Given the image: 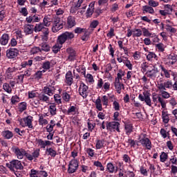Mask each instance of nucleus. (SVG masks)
Masks as SVG:
<instances>
[{"mask_svg":"<svg viewBox=\"0 0 177 177\" xmlns=\"http://www.w3.org/2000/svg\"><path fill=\"white\" fill-rule=\"evenodd\" d=\"M158 97H161V96H159V95L157 94V93H152V100H153V103H155V104H157L158 101ZM157 100H158V101H157Z\"/></svg>","mask_w":177,"mask_h":177,"instance_id":"49530a36","label":"nucleus"},{"mask_svg":"<svg viewBox=\"0 0 177 177\" xmlns=\"http://www.w3.org/2000/svg\"><path fill=\"white\" fill-rule=\"evenodd\" d=\"M149 6H152V8H157L158 6V2L154 1V0H150L149 1Z\"/></svg>","mask_w":177,"mask_h":177,"instance_id":"0e129e2a","label":"nucleus"},{"mask_svg":"<svg viewBox=\"0 0 177 177\" xmlns=\"http://www.w3.org/2000/svg\"><path fill=\"white\" fill-rule=\"evenodd\" d=\"M20 102V97L17 95H14L11 97V104H17Z\"/></svg>","mask_w":177,"mask_h":177,"instance_id":"58836bf2","label":"nucleus"},{"mask_svg":"<svg viewBox=\"0 0 177 177\" xmlns=\"http://www.w3.org/2000/svg\"><path fill=\"white\" fill-rule=\"evenodd\" d=\"M19 123L23 128L24 127H28V128H30L31 129H34V126H32V116H27L26 118H24L22 119L19 120Z\"/></svg>","mask_w":177,"mask_h":177,"instance_id":"423d86ee","label":"nucleus"},{"mask_svg":"<svg viewBox=\"0 0 177 177\" xmlns=\"http://www.w3.org/2000/svg\"><path fill=\"white\" fill-rule=\"evenodd\" d=\"M74 37V33L71 32H65L58 37L57 42L59 44V45H63V44H64L67 39H73Z\"/></svg>","mask_w":177,"mask_h":177,"instance_id":"7ed1b4c3","label":"nucleus"},{"mask_svg":"<svg viewBox=\"0 0 177 177\" xmlns=\"http://www.w3.org/2000/svg\"><path fill=\"white\" fill-rule=\"evenodd\" d=\"M147 59L149 62H151L153 59L157 60V55L153 52H149V54L147 55Z\"/></svg>","mask_w":177,"mask_h":177,"instance_id":"2f4dec72","label":"nucleus"},{"mask_svg":"<svg viewBox=\"0 0 177 177\" xmlns=\"http://www.w3.org/2000/svg\"><path fill=\"white\" fill-rule=\"evenodd\" d=\"M86 30L85 28L77 27L75 29V34H82V32H84Z\"/></svg>","mask_w":177,"mask_h":177,"instance_id":"4d7b16f0","label":"nucleus"},{"mask_svg":"<svg viewBox=\"0 0 177 177\" xmlns=\"http://www.w3.org/2000/svg\"><path fill=\"white\" fill-rule=\"evenodd\" d=\"M86 0H78L77 4L75 5V7H72L71 12L72 13H75L76 10H78L82 6V4L86 1Z\"/></svg>","mask_w":177,"mask_h":177,"instance_id":"6ab92c4d","label":"nucleus"},{"mask_svg":"<svg viewBox=\"0 0 177 177\" xmlns=\"http://www.w3.org/2000/svg\"><path fill=\"white\" fill-rule=\"evenodd\" d=\"M139 139L140 143H141L143 147H145L147 150H151V141L147 138V134H141Z\"/></svg>","mask_w":177,"mask_h":177,"instance_id":"20e7f679","label":"nucleus"},{"mask_svg":"<svg viewBox=\"0 0 177 177\" xmlns=\"http://www.w3.org/2000/svg\"><path fill=\"white\" fill-rule=\"evenodd\" d=\"M60 49H62V45H59V44H56L55 45H54L53 46V53H57V52H59V50H60Z\"/></svg>","mask_w":177,"mask_h":177,"instance_id":"a18cd8bd","label":"nucleus"},{"mask_svg":"<svg viewBox=\"0 0 177 177\" xmlns=\"http://www.w3.org/2000/svg\"><path fill=\"white\" fill-rule=\"evenodd\" d=\"M48 111L50 113V115H56L57 113V109L56 108L55 104H51L49 106Z\"/></svg>","mask_w":177,"mask_h":177,"instance_id":"412c9836","label":"nucleus"},{"mask_svg":"<svg viewBox=\"0 0 177 177\" xmlns=\"http://www.w3.org/2000/svg\"><path fill=\"white\" fill-rule=\"evenodd\" d=\"M66 83L69 86L73 84V73L71 71H68L66 74Z\"/></svg>","mask_w":177,"mask_h":177,"instance_id":"a211bd4d","label":"nucleus"},{"mask_svg":"<svg viewBox=\"0 0 177 177\" xmlns=\"http://www.w3.org/2000/svg\"><path fill=\"white\" fill-rule=\"evenodd\" d=\"M78 169V160L74 159L72 160L68 165V173L74 174Z\"/></svg>","mask_w":177,"mask_h":177,"instance_id":"1a4fd4ad","label":"nucleus"},{"mask_svg":"<svg viewBox=\"0 0 177 177\" xmlns=\"http://www.w3.org/2000/svg\"><path fill=\"white\" fill-rule=\"evenodd\" d=\"M42 68L46 71V70L50 69V62L46 61L44 63H43Z\"/></svg>","mask_w":177,"mask_h":177,"instance_id":"37998d69","label":"nucleus"},{"mask_svg":"<svg viewBox=\"0 0 177 177\" xmlns=\"http://www.w3.org/2000/svg\"><path fill=\"white\" fill-rule=\"evenodd\" d=\"M95 104L98 111H102V110H103V107L102 106V100H100V97H98V98L95 100Z\"/></svg>","mask_w":177,"mask_h":177,"instance_id":"393cba45","label":"nucleus"},{"mask_svg":"<svg viewBox=\"0 0 177 177\" xmlns=\"http://www.w3.org/2000/svg\"><path fill=\"white\" fill-rule=\"evenodd\" d=\"M3 89H4V91H6V92H7L8 93H12V88L10 87V85H9V84L8 83H5L3 85Z\"/></svg>","mask_w":177,"mask_h":177,"instance_id":"ea45409f","label":"nucleus"},{"mask_svg":"<svg viewBox=\"0 0 177 177\" xmlns=\"http://www.w3.org/2000/svg\"><path fill=\"white\" fill-rule=\"evenodd\" d=\"M155 46L158 49V52L162 53L165 50V46L162 43L155 44Z\"/></svg>","mask_w":177,"mask_h":177,"instance_id":"c9c22d12","label":"nucleus"},{"mask_svg":"<svg viewBox=\"0 0 177 177\" xmlns=\"http://www.w3.org/2000/svg\"><path fill=\"white\" fill-rule=\"evenodd\" d=\"M142 32H143L144 37H150V36H151V33L146 28H142Z\"/></svg>","mask_w":177,"mask_h":177,"instance_id":"e2e57ef3","label":"nucleus"},{"mask_svg":"<svg viewBox=\"0 0 177 177\" xmlns=\"http://www.w3.org/2000/svg\"><path fill=\"white\" fill-rule=\"evenodd\" d=\"M167 63L169 66H174L177 62V56L176 55L172 53L168 55L167 57Z\"/></svg>","mask_w":177,"mask_h":177,"instance_id":"2eb2a0df","label":"nucleus"},{"mask_svg":"<svg viewBox=\"0 0 177 177\" xmlns=\"http://www.w3.org/2000/svg\"><path fill=\"white\" fill-rule=\"evenodd\" d=\"M24 31L26 35H30L35 31V27H34V25L26 24L24 26Z\"/></svg>","mask_w":177,"mask_h":177,"instance_id":"ddd939ff","label":"nucleus"},{"mask_svg":"<svg viewBox=\"0 0 177 177\" xmlns=\"http://www.w3.org/2000/svg\"><path fill=\"white\" fill-rule=\"evenodd\" d=\"M125 131H126V133H131V132H132V124H125Z\"/></svg>","mask_w":177,"mask_h":177,"instance_id":"3c124183","label":"nucleus"},{"mask_svg":"<svg viewBox=\"0 0 177 177\" xmlns=\"http://www.w3.org/2000/svg\"><path fill=\"white\" fill-rule=\"evenodd\" d=\"M53 24L52 31L53 32H57L60 31L64 26L63 21L60 20V17L57 16H45L43 22L37 24L35 26V32H39L41 31L43 35H41L42 41H48L49 39V27L50 24Z\"/></svg>","mask_w":177,"mask_h":177,"instance_id":"f257e3e1","label":"nucleus"},{"mask_svg":"<svg viewBox=\"0 0 177 177\" xmlns=\"http://www.w3.org/2000/svg\"><path fill=\"white\" fill-rule=\"evenodd\" d=\"M38 99L40 100V102H45L46 103H48L49 102V97H48L44 92L39 95Z\"/></svg>","mask_w":177,"mask_h":177,"instance_id":"4be33fe9","label":"nucleus"},{"mask_svg":"<svg viewBox=\"0 0 177 177\" xmlns=\"http://www.w3.org/2000/svg\"><path fill=\"white\" fill-rule=\"evenodd\" d=\"M88 89H89L88 86H86L84 83H81L80 88H79L80 95L81 96H82V97H84V98L88 97Z\"/></svg>","mask_w":177,"mask_h":177,"instance_id":"9d476101","label":"nucleus"},{"mask_svg":"<svg viewBox=\"0 0 177 177\" xmlns=\"http://www.w3.org/2000/svg\"><path fill=\"white\" fill-rule=\"evenodd\" d=\"M160 68H161L162 71H163V73L165 74V77L166 78H169L171 77V75L169 74V72L168 71V70H167L165 68H164V66H162V65H160Z\"/></svg>","mask_w":177,"mask_h":177,"instance_id":"c03bdc74","label":"nucleus"},{"mask_svg":"<svg viewBox=\"0 0 177 177\" xmlns=\"http://www.w3.org/2000/svg\"><path fill=\"white\" fill-rule=\"evenodd\" d=\"M133 37H142V30L139 28H135L133 30Z\"/></svg>","mask_w":177,"mask_h":177,"instance_id":"e433bc0d","label":"nucleus"},{"mask_svg":"<svg viewBox=\"0 0 177 177\" xmlns=\"http://www.w3.org/2000/svg\"><path fill=\"white\" fill-rule=\"evenodd\" d=\"M39 125H48V120L46 119H44L43 115H40L39 118Z\"/></svg>","mask_w":177,"mask_h":177,"instance_id":"79ce46f5","label":"nucleus"},{"mask_svg":"<svg viewBox=\"0 0 177 177\" xmlns=\"http://www.w3.org/2000/svg\"><path fill=\"white\" fill-rule=\"evenodd\" d=\"M93 165H95V167H98V168H100V171H104V167H103V165L102 164L101 162L95 161L93 163Z\"/></svg>","mask_w":177,"mask_h":177,"instance_id":"de8ad7c7","label":"nucleus"},{"mask_svg":"<svg viewBox=\"0 0 177 177\" xmlns=\"http://www.w3.org/2000/svg\"><path fill=\"white\" fill-rule=\"evenodd\" d=\"M172 86V82L167 81L166 82H162V81H160L158 83L157 88L160 91V93H161L162 97L163 99H169L170 95L169 93L165 91L167 89H169Z\"/></svg>","mask_w":177,"mask_h":177,"instance_id":"f03ea898","label":"nucleus"},{"mask_svg":"<svg viewBox=\"0 0 177 177\" xmlns=\"http://www.w3.org/2000/svg\"><path fill=\"white\" fill-rule=\"evenodd\" d=\"M124 64H125L126 67L129 68V70H132V64H131L130 60H125L123 61Z\"/></svg>","mask_w":177,"mask_h":177,"instance_id":"6e6d98bb","label":"nucleus"},{"mask_svg":"<svg viewBox=\"0 0 177 177\" xmlns=\"http://www.w3.org/2000/svg\"><path fill=\"white\" fill-rule=\"evenodd\" d=\"M8 42H9V35L5 33L1 36L0 44L1 45H7Z\"/></svg>","mask_w":177,"mask_h":177,"instance_id":"5701e85b","label":"nucleus"},{"mask_svg":"<svg viewBox=\"0 0 177 177\" xmlns=\"http://www.w3.org/2000/svg\"><path fill=\"white\" fill-rule=\"evenodd\" d=\"M45 70L43 71H38L35 74V78H42V73H45Z\"/></svg>","mask_w":177,"mask_h":177,"instance_id":"69168bd1","label":"nucleus"},{"mask_svg":"<svg viewBox=\"0 0 177 177\" xmlns=\"http://www.w3.org/2000/svg\"><path fill=\"white\" fill-rule=\"evenodd\" d=\"M161 162H165L167 160H168V154L165 152H162L161 155L160 156Z\"/></svg>","mask_w":177,"mask_h":177,"instance_id":"a19ab883","label":"nucleus"},{"mask_svg":"<svg viewBox=\"0 0 177 177\" xmlns=\"http://www.w3.org/2000/svg\"><path fill=\"white\" fill-rule=\"evenodd\" d=\"M66 53H68V60H69V62H73V60H75V56H77V54L75 49L69 47L66 49Z\"/></svg>","mask_w":177,"mask_h":177,"instance_id":"f8f14e48","label":"nucleus"},{"mask_svg":"<svg viewBox=\"0 0 177 177\" xmlns=\"http://www.w3.org/2000/svg\"><path fill=\"white\" fill-rule=\"evenodd\" d=\"M157 73H158V71L154 69V68H151L148 71V72L145 73V75H147L148 78H151V80H156Z\"/></svg>","mask_w":177,"mask_h":177,"instance_id":"4468645a","label":"nucleus"},{"mask_svg":"<svg viewBox=\"0 0 177 177\" xmlns=\"http://www.w3.org/2000/svg\"><path fill=\"white\" fill-rule=\"evenodd\" d=\"M39 177H48V173L45 171H38Z\"/></svg>","mask_w":177,"mask_h":177,"instance_id":"774afa93","label":"nucleus"},{"mask_svg":"<svg viewBox=\"0 0 177 177\" xmlns=\"http://www.w3.org/2000/svg\"><path fill=\"white\" fill-rule=\"evenodd\" d=\"M88 39H89V33L88 32V30H86L84 32V35H82L81 37V40L82 41H88Z\"/></svg>","mask_w":177,"mask_h":177,"instance_id":"8fccbe9b","label":"nucleus"},{"mask_svg":"<svg viewBox=\"0 0 177 177\" xmlns=\"http://www.w3.org/2000/svg\"><path fill=\"white\" fill-rule=\"evenodd\" d=\"M162 118L165 124H168V122H169V116L168 115V112H165L164 111H162Z\"/></svg>","mask_w":177,"mask_h":177,"instance_id":"c85d7f7f","label":"nucleus"},{"mask_svg":"<svg viewBox=\"0 0 177 177\" xmlns=\"http://www.w3.org/2000/svg\"><path fill=\"white\" fill-rule=\"evenodd\" d=\"M106 169H108L109 174H113L115 171V167L113 163L109 162L106 165Z\"/></svg>","mask_w":177,"mask_h":177,"instance_id":"f704fd0d","label":"nucleus"},{"mask_svg":"<svg viewBox=\"0 0 177 177\" xmlns=\"http://www.w3.org/2000/svg\"><path fill=\"white\" fill-rule=\"evenodd\" d=\"M39 151H40V149H35L32 153V157L34 160V158H38L39 157Z\"/></svg>","mask_w":177,"mask_h":177,"instance_id":"5fc2aeb1","label":"nucleus"},{"mask_svg":"<svg viewBox=\"0 0 177 177\" xmlns=\"http://www.w3.org/2000/svg\"><path fill=\"white\" fill-rule=\"evenodd\" d=\"M113 107L115 111H120V102L118 101H114L113 103Z\"/></svg>","mask_w":177,"mask_h":177,"instance_id":"864d4df0","label":"nucleus"},{"mask_svg":"<svg viewBox=\"0 0 177 177\" xmlns=\"http://www.w3.org/2000/svg\"><path fill=\"white\" fill-rule=\"evenodd\" d=\"M39 100L37 98H32V100H30L31 106H33V107H39Z\"/></svg>","mask_w":177,"mask_h":177,"instance_id":"7c9ffc66","label":"nucleus"},{"mask_svg":"<svg viewBox=\"0 0 177 177\" xmlns=\"http://www.w3.org/2000/svg\"><path fill=\"white\" fill-rule=\"evenodd\" d=\"M19 55L17 48H10L6 50V56L8 59H15Z\"/></svg>","mask_w":177,"mask_h":177,"instance_id":"9b49d317","label":"nucleus"},{"mask_svg":"<svg viewBox=\"0 0 177 177\" xmlns=\"http://www.w3.org/2000/svg\"><path fill=\"white\" fill-rule=\"evenodd\" d=\"M75 110H77V107L72 106H71L68 111H67V114L70 115V114H73V113H75Z\"/></svg>","mask_w":177,"mask_h":177,"instance_id":"680f3d73","label":"nucleus"},{"mask_svg":"<svg viewBox=\"0 0 177 177\" xmlns=\"http://www.w3.org/2000/svg\"><path fill=\"white\" fill-rule=\"evenodd\" d=\"M30 176V177H39V174H38V171L32 169Z\"/></svg>","mask_w":177,"mask_h":177,"instance_id":"338daca9","label":"nucleus"},{"mask_svg":"<svg viewBox=\"0 0 177 177\" xmlns=\"http://www.w3.org/2000/svg\"><path fill=\"white\" fill-rule=\"evenodd\" d=\"M77 24L75 22V18L69 16L67 19L66 27L67 28H73Z\"/></svg>","mask_w":177,"mask_h":177,"instance_id":"f3484780","label":"nucleus"},{"mask_svg":"<svg viewBox=\"0 0 177 177\" xmlns=\"http://www.w3.org/2000/svg\"><path fill=\"white\" fill-rule=\"evenodd\" d=\"M39 46L44 52H49L50 50V46L46 43H41Z\"/></svg>","mask_w":177,"mask_h":177,"instance_id":"bb28decb","label":"nucleus"},{"mask_svg":"<svg viewBox=\"0 0 177 177\" xmlns=\"http://www.w3.org/2000/svg\"><path fill=\"white\" fill-rule=\"evenodd\" d=\"M143 95L144 96H145V99L144 100V102H145L147 106H149V107H151V99H150V93L144 92Z\"/></svg>","mask_w":177,"mask_h":177,"instance_id":"aec40b11","label":"nucleus"},{"mask_svg":"<svg viewBox=\"0 0 177 177\" xmlns=\"http://www.w3.org/2000/svg\"><path fill=\"white\" fill-rule=\"evenodd\" d=\"M104 145V140H97L96 145H95L97 150L102 149Z\"/></svg>","mask_w":177,"mask_h":177,"instance_id":"4c0bfd02","label":"nucleus"},{"mask_svg":"<svg viewBox=\"0 0 177 177\" xmlns=\"http://www.w3.org/2000/svg\"><path fill=\"white\" fill-rule=\"evenodd\" d=\"M2 135L5 139H12L13 138V133L9 130L3 131Z\"/></svg>","mask_w":177,"mask_h":177,"instance_id":"a878e982","label":"nucleus"},{"mask_svg":"<svg viewBox=\"0 0 177 177\" xmlns=\"http://www.w3.org/2000/svg\"><path fill=\"white\" fill-rule=\"evenodd\" d=\"M19 109L20 113H23V111H25V110H27V102H23L19 103Z\"/></svg>","mask_w":177,"mask_h":177,"instance_id":"473e14b6","label":"nucleus"},{"mask_svg":"<svg viewBox=\"0 0 177 177\" xmlns=\"http://www.w3.org/2000/svg\"><path fill=\"white\" fill-rule=\"evenodd\" d=\"M166 30L167 31H169V32H172L173 34H175V32H176V29L175 28H172V26L169 25L166 26Z\"/></svg>","mask_w":177,"mask_h":177,"instance_id":"bf43d9fd","label":"nucleus"},{"mask_svg":"<svg viewBox=\"0 0 177 177\" xmlns=\"http://www.w3.org/2000/svg\"><path fill=\"white\" fill-rule=\"evenodd\" d=\"M114 86L115 88V90L117 93L120 95L121 94V90L122 89H125L124 87V84L122 83L118 84H114Z\"/></svg>","mask_w":177,"mask_h":177,"instance_id":"72a5a7b5","label":"nucleus"},{"mask_svg":"<svg viewBox=\"0 0 177 177\" xmlns=\"http://www.w3.org/2000/svg\"><path fill=\"white\" fill-rule=\"evenodd\" d=\"M125 75V72H122V70H119V73L117 74V77H115L118 80H122V77Z\"/></svg>","mask_w":177,"mask_h":177,"instance_id":"052dcab7","label":"nucleus"},{"mask_svg":"<svg viewBox=\"0 0 177 177\" xmlns=\"http://www.w3.org/2000/svg\"><path fill=\"white\" fill-rule=\"evenodd\" d=\"M43 92L48 96H52V95H53V92H52V89H50V85L48 86H44L43 88Z\"/></svg>","mask_w":177,"mask_h":177,"instance_id":"c756f323","label":"nucleus"},{"mask_svg":"<svg viewBox=\"0 0 177 177\" xmlns=\"http://www.w3.org/2000/svg\"><path fill=\"white\" fill-rule=\"evenodd\" d=\"M159 103H160V105L162 106V109H165L167 107V102H165V100H164L163 97H158V101Z\"/></svg>","mask_w":177,"mask_h":177,"instance_id":"09e8293b","label":"nucleus"},{"mask_svg":"<svg viewBox=\"0 0 177 177\" xmlns=\"http://www.w3.org/2000/svg\"><path fill=\"white\" fill-rule=\"evenodd\" d=\"M37 142L38 144V146H39L41 149H45V141H44L42 139H38L37 140Z\"/></svg>","mask_w":177,"mask_h":177,"instance_id":"603ef678","label":"nucleus"},{"mask_svg":"<svg viewBox=\"0 0 177 177\" xmlns=\"http://www.w3.org/2000/svg\"><path fill=\"white\" fill-rule=\"evenodd\" d=\"M142 10H143L144 13H145V12L146 13H150L151 15H153V13H154V9H153V8L151 6H143Z\"/></svg>","mask_w":177,"mask_h":177,"instance_id":"cd10ccee","label":"nucleus"},{"mask_svg":"<svg viewBox=\"0 0 177 177\" xmlns=\"http://www.w3.org/2000/svg\"><path fill=\"white\" fill-rule=\"evenodd\" d=\"M102 104L103 106H109V97L106 95L102 96Z\"/></svg>","mask_w":177,"mask_h":177,"instance_id":"13d9d810","label":"nucleus"},{"mask_svg":"<svg viewBox=\"0 0 177 177\" xmlns=\"http://www.w3.org/2000/svg\"><path fill=\"white\" fill-rule=\"evenodd\" d=\"M151 68H153V66L147 62H144L141 64V71L143 74H145V73H147L149 70H151Z\"/></svg>","mask_w":177,"mask_h":177,"instance_id":"dca6fc26","label":"nucleus"},{"mask_svg":"<svg viewBox=\"0 0 177 177\" xmlns=\"http://www.w3.org/2000/svg\"><path fill=\"white\" fill-rule=\"evenodd\" d=\"M46 153H47L48 156H50V157H56L57 156V152L53 148H47Z\"/></svg>","mask_w":177,"mask_h":177,"instance_id":"b1692460","label":"nucleus"},{"mask_svg":"<svg viewBox=\"0 0 177 177\" xmlns=\"http://www.w3.org/2000/svg\"><path fill=\"white\" fill-rule=\"evenodd\" d=\"M6 167L10 169V171H15V169H23L24 167L21 164V161L19 160H13L10 163L6 164Z\"/></svg>","mask_w":177,"mask_h":177,"instance_id":"39448f33","label":"nucleus"},{"mask_svg":"<svg viewBox=\"0 0 177 177\" xmlns=\"http://www.w3.org/2000/svg\"><path fill=\"white\" fill-rule=\"evenodd\" d=\"M12 151L15 153V156L19 160H23L26 153V149H20L18 147L13 146L12 147Z\"/></svg>","mask_w":177,"mask_h":177,"instance_id":"6e6552de","label":"nucleus"},{"mask_svg":"<svg viewBox=\"0 0 177 177\" xmlns=\"http://www.w3.org/2000/svg\"><path fill=\"white\" fill-rule=\"evenodd\" d=\"M106 129H108V131H111L113 132H115V131H117V132H121V131H120V122H106Z\"/></svg>","mask_w":177,"mask_h":177,"instance_id":"0eeeda50","label":"nucleus"}]
</instances>
